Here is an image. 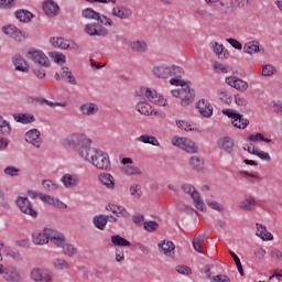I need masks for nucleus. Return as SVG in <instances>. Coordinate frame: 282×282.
<instances>
[{
	"mask_svg": "<svg viewBox=\"0 0 282 282\" xmlns=\"http://www.w3.org/2000/svg\"><path fill=\"white\" fill-rule=\"evenodd\" d=\"M138 142H142L143 144H152V147H160V141L158 138L150 134H142L138 138Z\"/></svg>",
	"mask_w": 282,
	"mask_h": 282,
	"instance_id": "38",
	"label": "nucleus"
},
{
	"mask_svg": "<svg viewBox=\"0 0 282 282\" xmlns=\"http://www.w3.org/2000/svg\"><path fill=\"white\" fill-rule=\"evenodd\" d=\"M213 265L206 264L205 265V274L212 282H230V278L226 274H218V275H212L210 270Z\"/></svg>",
	"mask_w": 282,
	"mask_h": 282,
	"instance_id": "24",
	"label": "nucleus"
},
{
	"mask_svg": "<svg viewBox=\"0 0 282 282\" xmlns=\"http://www.w3.org/2000/svg\"><path fill=\"white\" fill-rule=\"evenodd\" d=\"M219 100H221V102H225V105H230L232 102V96H230V93L221 90L219 93Z\"/></svg>",
	"mask_w": 282,
	"mask_h": 282,
	"instance_id": "54",
	"label": "nucleus"
},
{
	"mask_svg": "<svg viewBox=\"0 0 282 282\" xmlns=\"http://www.w3.org/2000/svg\"><path fill=\"white\" fill-rule=\"evenodd\" d=\"M231 123L237 129H246L250 124V121L248 119L243 118V115L239 113V116H236L234 120H231Z\"/></svg>",
	"mask_w": 282,
	"mask_h": 282,
	"instance_id": "37",
	"label": "nucleus"
},
{
	"mask_svg": "<svg viewBox=\"0 0 282 282\" xmlns=\"http://www.w3.org/2000/svg\"><path fill=\"white\" fill-rule=\"evenodd\" d=\"M13 118L15 122H21L22 124H30L36 120L34 116L28 113H15Z\"/></svg>",
	"mask_w": 282,
	"mask_h": 282,
	"instance_id": "33",
	"label": "nucleus"
},
{
	"mask_svg": "<svg viewBox=\"0 0 282 282\" xmlns=\"http://www.w3.org/2000/svg\"><path fill=\"white\" fill-rule=\"evenodd\" d=\"M143 227L148 232H155L160 228V225L155 220H149L143 224Z\"/></svg>",
	"mask_w": 282,
	"mask_h": 282,
	"instance_id": "52",
	"label": "nucleus"
},
{
	"mask_svg": "<svg viewBox=\"0 0 282 282\" xmlns=\"http://www.w3.org/2000/svg\"><path fill=\"white\" fill-rule=\"evenodd\" d=\"M65 144L77 151L82 159L89 158V152L93 151L91 141L85 134L73 133L65 139Z\"/></svg>",
	"mask_w": 282,
	"mask_h": 282,
	"instance_id": "2",
	"label": "nucleus"
},
{
	"mask_svg": "<svg viewBox=\"0 0 282 282\" xmlns=\"http://www.w3.org/2000/svg\"><path fill=\"white\" fill-rule=\"evenodd\" d=\"M43 232H44V235H45V237H46L47 243H50V241H52L54 238L57 237V235L61 234V232H58L57 230L52 229L51 227H45V228L43 229Z\"/></svg>",
	"mask_w": 282,
	"mask_h": 282,
	"instance_id": "47",
	"label": "nucleus"
},
{
	"mask_svg": "<svg viewBox=\"0 0 282 282\" xmlns=\"http://www.w3.org/2000/svg\"><path fill=\"white\" fill-rule=\"evenodd\" d=\"M26 57H29L30 61H33L35 65H40L41 67H50L51 65L50 57H47L43 51H39L36 48H31L28 51Z\"/></svg>",
	"mask_w": 282,
	"mask_h": 282,
	"instance_id": "11",
	"label": "nucleus"
},
{
	"mask_svg": "<svg viewBox=\"0 0 282 282\" xmlns=\"http://www.w3.org/2000/svg\"><path fill=\"white\" fill-rule=\"evenodd\" d=\"M62 78H68L67 83H69V85H76V77H74V74L67 66L62 67Z\"/></svg>",
	"mask_w": 282,
	"mask_h": 282,
	"instance_id": "44",
	"label": "nucleus"
},
{
	"mask_svg": "<svg viewBox=\"0 0 282 282\" xmlns=\"http://www.w3.org/2000/svg\"><path fill=\"white\" fill-rule=\"evenodd\" d=\"M130 193L133 197H142V186L140 184H134L130 187Z\"/></svg>",
	"mask_w": 282,
	"mask_h": 282,
	"instance_id": "55",
	"label": "nucleus"
},
{
	"mask_svg": "<svg viewBox=\"0 0 282 282\" xmlns=\"http://www.w3.org/2000/svg\"><path fill=\"white\" fill-rule=\"evenodd\" d=\"M80 111L83 113V116H96V113H98V105L94 104V102H87L80 106Z\"/></svg>",
	"mask_w": 282,
	"mask_h": 282,
	"instance_id": "27",
	"label": "nucleus"
},
{
	"mask_svg": "<svg viewBox=\"0 0 282 282\" xmlns=\"http://www.w3.org/2000/svg\"><path fill=\"white\" fill-rule=\"evenodd\" d=\"M4 173H6V175H10L11 177H17V175H19V173H21V170L17 169L14 166H8L4 169Z\"/></svg>",
	"mask_w": 282,
	"mask_h": 282,
	"instance_id": "60",
	"label": "nucleus"
},
{
	"mask_svg": "<svg viewBox=\"0 0 282 282\" xmlns=\"http://www.w3.org/2000/svg\"><path fill=\"white\" fill-rule=\"evenodd\" d=\"M253 155H257L260 158V160H263L264 162H270L272 158H270V154L268 152H263L259 150V148L256 149V152H253Z\"/></svg>",
	"mask_w": 282,
	"mask_h": 282,
	"instance_id": "57",
	"label": "nucleus"
},
{
	"mask_svg": "<svg viewBox=\"0 0 282 282\" xmlns=\"http://www.w3.org/2000/svg\"><path fill=\"white\" fill-rule=\"evenodd\" d=\"M181 188L183 192L187 193V195H191L194 202V206L195 208H197V210H202V213H206V205L204 204V200H202V196L199 195V192H197L195 187H193V185L183 184Z\"/></svg>",
	"mask_w": 282,
	"mask_h": 282,
	"instance_id": "9",
	"label": "nucleus"
},
{
	"mask_svg": "<svg viewBox=\"0 0 282 282\" xmlns=\"http://www.w3.org/2000/svg\"><path fill=\"white\" fill-rule=\"evenodd\" d=\"M153 74L156 78H182L184 76V68L180 66H155Z\"/></svg>",
	"mask_w": 282,
	"mask_h": 282,
	"instance_id": "5",
	"label": "nucleus"
},
{
	"mask_svg": "<svg viewBox=\"0 0 282 282\" xmlns=\"http://www.w3.org/2000/svg\"><path fill=\"white\" fill-rule=\"evenodd\" d=\"M42 8L46 17H58V12H61L58 3H56L54 0L44 1Z\"/></svg>",
	"mask_w": 282,
	"mask_h": 282,
	"instance_id": "15",
	"label": "nucleus"
},
{
	"mask_svg": "<svg viewBox=\"0 0 282 282\" xmlns=\"http://www.w3.org/2000/svg\"><path fill=\"white\" fill-rule=\"evenodd\" d=\"M122 172L126 175H141L142 174V170H140V167L133 166V165H128V166L123 167Z\"/></svg>",
	"mask_w": 282,
	"mask_h": 282,
	"instance_id": "50",
	"label": "nucleus"
},
{
	"mask_svg": "<svg viewBox=\"0 0 282 282\" xmlns=\"http://www.w3.org/2000/svg\"><path fill=\"white\" fill-rule=\"evenodd\" d=\"M17 6V0H0V10H12Z\"/></svg>",
	"mask_w": 282,
	"mask_h": 282,
	"instance_id": "53",
	"label": "nucleus"
},
{
	"mask_svg": "<svg viewBox=\"0 0 282 282\" xmlns=\"http://www.w3.org/2000/svg\"><path fill=\"white\" fill-rule=\"evenodd\" d=\"M51 243H54L56 248H63L66 243L65 235L61 232L57 234L56 237L51 240Z\"/></svg>",
	"mask_w": 282,
	"mask_h": 282,
	"instance_id": "49",
	"label": "nucleus"
},
{
	"mask_svg": "<svg viewBox=\"0 0 282 282\" xmlns=\"http://www.w3.org/2000/svg\"><path fill=\"white\" fill-rule=\"evenodd\" d=\"M130 47L132 52H139V53L147 52L149 50V46L144 41H134L130 44Z\"/></svg>",
	"mask_w": 282,
	"mask_h": 282,
	"instance_id": "41",
	"label": "nucleus"
},
{
	"mask_svg": "<svg viewBox=\"0 0 282 282\" xmlns=\"http://www.w3.org/2000/svg\"><path fill=\"white\" fill-rule=\"evenodd\" d=\"M245 54H259V52H265V48L261 47L259 41H250L243 45Z\"/></svg>",
	"mask_w": 282,
	"mask_h": 282,
	"instance_id": "20",
	"label": "nucleus"
},
{
	"mask_svg": "<svg viewBox=\"0 0 282 282\" xmlns=\"http://www.w3.org/2000/svg\"><path fill=\"white\" fill-rule=\"evenodd\" d=\"M25 135L26 142H29V144H33V147H36V149L41 147L43 140H41V132L37 129L28 131Z\"/></svg>",
	"mask_w": 282,
	"mask_h": 282,
	"instance_id": "18",
	"label": "nucleus"
},
{
	"mask_svg": "<svg viewBox=\"0 0 282 282\" xmlns=\"http://www.w3.org/2000/svg\"><path fill=\"white\" fill-rule=\"evenodd\" d=\"M15 204L23 215H29L32 219H36V217H39V212L34 209L32 202H30L28 197L19 196Z\"/></svg>",
	"mask_w": 282,
	"mask_h": 282,
	"instance_id": "8",
	"label": "nucleus"
},
{
	"mask_svg": "<svg viewBox=\"0 0 282 282\" xmlns=\"http://www.w3.org/2000/svg\"><path fill=\"white\" fill-rule=\"evenodd\" d=\"M196 109H198L203 118H210L213 116V105L206 99H200L196 104Z\"/></svg>",
	"mask_w": 282,
	"mask_h": 282,
	"instance_id": "17",
	"label": "nucleus"
},
{
	"mask_svg": "<svg viewBox=\"0 0 282 282\" xmlns=\"http://www.w3.org/2000/svg\"><path fill=\"white\" fill-rule=\"evenodd\" d=\"M2 32L7 34V36H11V39H14L18 43H21L25 41V35H23V32L21 30L17 29L14 25H7L2 28Z\"/></svg>",
	"mask_w": 282,
	"mask_h": 282,
	"instance_id": "14",
	"label": "nucleus"
},
{
	"mask_svg": "<svg viewBox=\"0 0 282 282\" xmlns=\"http://www.w3.org/2000/svg\"><path fill=\"white\" fill-rule=\"evenodd\" d=\"M32 239H33V243H35V246H45V243H47V238L45 236V232H41V231H34L32 235Z\"/></svg>",
	"mask_w": 282,
	"mask_h": 282,
	"instance_id": "39",
	"label": "nucleus"
},
{
	"mask_svg": "<svg viewBox=\"0 0 282 282\" xmlns=\"http://www.w3.org/2000/svg\"><path fill=\"white\" fill-rule=\"evenodd\" d=\"M172 144L178 147V149H183L186 153H197L199 151V148L188 138L173 137Z\"/></svg>",
	"mask_w": 282,
	"mask_h": 282,
	"instance_id": "10",
	"label": "nucleus"
},
{
	"mask_svg": "<svg viewBox=\"0 0 282 282\" xmlns=\"http://www.w3.org/2000/svg\"><path fill=\"white\" fill-rule=\"evenodd\" d=\"M63 249V253L66 256V257H74L77 252H78V249H76V247H74V245L72 243H64V247H62Z\"/></svg>",
	"mask_w": 282,
	"mask_h": 282,
	"instance_id": "45",
	"label": "nucleus"
},
{
	"mask_svg": "<svg viewBox=\"0 0 282 282\" xmlns=\"http://www.w3.org/2000/svg\"><path fill=\"white\" fill-rule=\"evenodd\" d=\"M225 83L238 91H246L248 89V83L237 76L226 77Z\"/></svg>",
	"mask_w": 282,
	"mask_h": 282,
	"instance_id": "16",
	"label": "nucleus"
},
{
	"mask_svg": "<svg viewBox=\"0 0 282 282\" xmlns=\"http://www.w3.org/2000/svg\"><path fill=\"white\" fill-rule=\"evenodd\" d=\"M82 17L84 19L97 21L85 25L84 30L88 36H109V30H107L105 25H113V20H111V18L100 14L91 8L84 9L82 11Z\"/></svg>",
	"mask_w": 282,
	"mask_h": 282,
	"instance_id": "1",
	"label": "nucleus"
},
{
	"mask_svg": "<svg viewBox=\"0 0 282 282\" xmlns=\"http://www.w3.org/2000/svg\"><path fill=\"white\" fill-rule=\"evenodd\" d=\"M159 248H161L167 257H173V254H175V245L173 241L163 240V242L159 245Z\"/></svg>",
	"mask_w": 282,
	"mask_h": 282,
	"instance_id": "31",
	"label": "nucleus"
},
{
	"mask_svg": "<svg viewBox=\"0 0 282 282\" xmlns=\"http://www.w3.org/2000/svg\"><path fill=\"white\" fill-rule=\"evenodd\" d=\"M43 67H45V66L39 65V66H36V67L33 69V72H34V74H35V76H36L37 78H43V77L45 76V69H43Z\"/></svg>",
	"mask_w": 282,
	"mask_h": 282,
	"instance_id": "64",
	"label": "nucleus"
},
{
	"mask_svg": "<svg viewBox=\"0 0 282 282\" xmlns=\"http://www.w3.org/2000/svg\"><path fill=\"white\" fill-rule=\"evenodd\" d=\"M98 180L100 184L108 188V191H113V188H116V178H113V175L109 173H101L98 175Z\"/></svg>",
	"mask_w": 282,
	"mask_h": 282,
	"instance_id": "19",
	"label": "nucleus"
},
{
	"mask_svg": "<svg viewBox=\"0 0 282 282\" xmlns=\"http://www.w3.org/2000/svg\"><path fill=\"white\" fill-rule=\"evenodd\" d=\"M176 124L178 129H183L184 131H195V128H193V124L184 121V120H177Z\"/></svg>",
	"mask_w": 282,
	"mask_h": 282,
	"instance_id": "56",
	"label": "nucleus"
},
{
	"mask_svg": "<svg viewBox=\"0 0 282 282\" xmlns=\"http://www.w3.org/2000/svg\"><path fill=\"white\" fill-rule=\"evenodd\" d=\"M86 162H90L95 169L99 171H110L111 170V161L109 160V154L104 152L102 150H98L96 148H91V151L88 152V158H84Z\"/></svg>",
	"mask_w": 282,
	"mask_h": 282,
	"instance_id": "3",
	"label": "nucleus"
},
{
	"mask_svg": "<svg viewBox=\"0 0 282 282\" xmlns=\"http://www.w3.org/2000/svg\"><path fill=\"white\" fill-rule=\"evenodd\" d=\"M176 272H178V274H186L187 276L188 274H193V270L191 269V267L186 265H177Z\"/></svg>",
	"mask_w": 282,
	"mask_h": 282,
	"instance_id": "63",
	"label": "nucleus"
},
{
	"mask_svg": "<svg viewBox=\"0 0 282 282\" xmlns=\"http://www.w3.org/2000/svg\"><path fill=\"white\" fill-rule=\"evenodd\" d=\"M111 243L120 248H129L131 246V242L129 240L122 238L119 235L111 236Z\"/></svg>",
	"mask_w": 282,
	"mask_h": 282,
	"instance_id": "36",
	"label": "nucleus"
},
{
	"mask_svg": "<svg viewBox=\"0 0 282 282\" xmlns=\"http://www.w3.org/2000/svg\"><path fill=\"white\" fill-rule=\"evenodd\" d=\"M54 268L56 270H69V262H67L65 259L56 258L53 261Z\"/></svg>",
	"mask_w": 282,
	"mask_h": 282,
	"instance_id": "46",
	"label": "nucleus"
},
{
	"mask_svg": "<svg viewBox=\"0 0 282 282\" xmlns=\"http://www.w3.org/2000/svg\"><path fill=\"white\" fill-rule=\"evenodd\" d=\"M193 248L196 250V252H199L200 254H204V246L208 243V238H206V235H198L195 236L193 241Z\"/></svg>",
	"mask_w": 282,
	"mask_h": 282,
	"instance_id": "21",
	"label": "nucleus"
},
{
	"mask_svg": "<svg viewBox=\"0 0 282 282\" xmlns=\"http://www.w3.org/2000/svg\"><path fill=\"white\" fill-rule=\"evenodd\" d=\"M256 226H257V232H256L257 237H260V239H262L263 241H272V239H274V237L270 231H268L265 226L259 223L256 224Z\"/></svg>",
	"mask_w": 282,
	"mask_h": 282,
	"instance_id": "26",
	"label": "nucleus"
},
{
	"mask_svg": "<svg viewBox=\"0 0 282 282\" xmlns=\"http://www.w3.org/2000/svg\"><path fill=\"white\" fill-rule=\"evenodd\" d=\"M42 186H44L46 191H56L58 188V185H56V183H53L51 180H44L42 182Z\"/></svg>",
	"mask_w": 282,
	"mask_h": 282,
	"instance_id": "59",
	"label": "nucleus"
},
{
	"mask_svg": "<svg viewBox=\"0 0 282 282\" xmlns=\"http://www.w3.org/2000/svg\"><path fill=\"white\" fill-rule=\"evenodd\" d=\"M62 184L65 188H76V185L80 182L77 175L64 174L61 178Z\"/></svg>",
	"mask_w": 282,
	"mask_h": 282,
	"instance_id": "23",
	"label": "nucleus"
},
{
	"mask_svg": "<svg viewBox=\"0 0 282 282\" xmlns=\"http://www.w3.org/2000/svg\"><path fill=\"white\" fill-rule=\"evenodd\" d=\"M137 109L139 113H142V116H151L153 113V110H151V105L141 101L137 105Z\"/></svg>",
	"mask_w": 282,
	"mask_h": 282,
	"instance_id": "43",
	"label": "nucleus"
},
{
	"mask_svg": "<svg viewBox=\"0 0 282 282\" xmlns=\"http://www.w3.org/2000/svg\"><path fill=\"white\" fill-rule=\"evenodd\" d=\"M39 197L44 204H48V206H54L55 208H63L65 204L61 202V199L52 197L47 194L39 193Z\"/></svg>",
	"mask_w": 282,
	"mask_h": 282,
	"instance_id": "22",
	"label": "nucleus"
},
{
	"mask_svg": "<svg viewBox=\"0 0 282 282\" xmlns=\"http://www.w3.org/2000/svg\"><path fill=\"white\" fill-rule=\"evenodd\" d=\"M189 165L196 173L204 171V159L195 155L189 159Z\"/></svg>",
	"mask_w": 282,
	"mask_h": 282,
	"instance_id": "32",
	"label": "nucleus"
},
{
	"mask_svg": "<svg viewBox=\"0 0 282 282\" xmlns=\"http://www.w3.org/2000/svg\"><path fill=\"white\" fill-rule=\"evenodd\" d=\"M93 221L96 228H98V230H105L107 223L109 221V216H106V215L95 216Z\"/></svg>",
	"mask_w": 282,
	"mask_h": 282,
	"instance_id": "34",
	"label": "nucleus"
},
{
	"mask_svg": "<svg viewBox=\"0 0 282 282\" xmlns=\"http://www.w3.org/2000/svg\"><path fill=\"white\" fill-rule=\"evenodd\" d=\"M182 77H173L170 79V85H174L175 87H186V82L181 79Z\"/></svg>",
	"mask_w": 282,
	"mask_h": 282,
	"instance_id": "62",
	"label": "nucleus"
},
{
	"mask_svg": "<svg viewBox=\"0 0 282 282\" xmlns=\"http://www.w3.org/2000/svg\"><path fill=\"white\" fill-rule=\"evenodd\" d=\"M34 100H35V102H37V105H47L48 107H66V104L52 102V101H48L47 99L41 98V97H37Z\"/></svg>",
	"mask_w": 282,
	"mask_h": 282,
	"instance_id": "48",
	"label": "nucleus"
},
{
	"mask_svg": "<svg viewBox=\"0 0 282 282\" xmlns=\"http://www.w3.org/2000/svg\"><path fill=\"white\" fill-rule=\"evenodd\" d=\"M144 94L145 98L153 105H159V107H166V99L162 95L158 94V90L151 88H141L137 91V96H142Z\"/></svg>",
	"mask_w": 282,
	"mask_h": 282,
	"instance_id": "7",
	"label": "nucleus"
},
{
	"mask_svg": "<svg viewBox=\"0 0 282 282\" xmlns=\"http://www.w3.org/2000/svg\"><path fill=\"white\" fill-rule=\"evenodd\" d=\"M0 133L1 135H10V133H12V127L10 126V122L3 119L2 116H0Z\"/></svg>",
	"mask_w": 282,
	"mask_h": 282,
	"instance_id": "42",
	"label": "nucleus"
},
{
	"mask_svg": "<svg viewBox=\"0 0 282 282\" xmlns=\"http://www.w3.org/2000/svg\"><path fill=\"white\" fill-rule=\"evenodd\" d=\"M15 19H18L21 23H30V21L34 19V14L28 10L20 9L15 12Z\"/></svg>",
	"mask_w": 282,
	"mask_h": 282,
	"instance_id": "28",
	"label": "nucleus"
},
{
	"mask_svg": "<svg viewBox=\"0 0 282 282\" xmlns=\"http://www.w3.org/2000/svg\"><path fill=\"white\" fill-rule=\"evenodd\" d=\"M13 65L18 72H28L29 69L28 62H25L21 55H15L13 57Z\"/></svg>",
	"mask_w": 282,
	"mask_h": 282,
	"instance_id": "30",
	"label": "nucleus"
},
{
	"mask_svg": "<svg viewBox=\"0 0 282 282\" xmlns=\"http://www.w3.org/2000/svg\"><path fill=\"white\" fill-rule=\"evenodd\" d=\"M8 257H11V259H14L15 261H21V253L18 249L11 248L7 251Z\"/></svg>",
	"mask_w": 282,
	"mask_h": 282,
	"instance_id": "58",
	"label": "nucleus"
},
{
	"mask_svg": "<svg viewBox=\"0 0 282 282\" xmlns=\"http://www.w3.org/2000/svg\"><path fill=\"white\" fill-rule=\"evenodd\" d=\"M229 254H230V257H232V259L236 263V268H238V272H239L240 276H243L245 272H243V265L241 264V260L239 259L237 253H235L234 251L229 250Z\"/></svg>",
	"mask_w": 282,
	"mask_h": 282,
	"instance_id": "51",
	"label": "nucleus"
},
{
	"mask_svg": "<svg viewBox=\"0 0 282 282\" xmlns=\"http://www.w3.org/2000/svg\"><path fill=\"white\" fill-rule=\"evenodd\" d=\"M262 76H274V66L267 64L262 67Z\"/></svg>",
	"mask_w": 282,
	"mask_h": 282,
	"instance_id": "61",
	"label": "nucleus"
},
{
	"mask_svg": "<svg viewBox=\"0 0 282 282\" xmlns=\"http://www.w3.org/2000/svg\"><path fill=\"white\" fill-rule=\"evenodd\" d=\"M132 15L133 11L127 7L115 6L111 11V17H116V19H120L121 21H127Z\"/></svg>",
	"mask_w": 282,
	"mask_h": 282,
	"instance_id": "13",
	"label": "nucleus"
},
{
	"mask_svg": "<svg viewBox=\"0 0 282 282\" xmlns=\"http://www.w3.org/2000/svg\"><path fill=\"white\" fill-rule=\"evenodd\" d=\"M172 96L174 98H180V96H183L181 100V105L182 107H188V105H193L195 100V90L192 89L189 85H186V87L182 88L181 90L180 89L172 90Z\"/></svg>",
	"mask_w": 282,
	"mask_h": 282,
	"instance_id": "6",
	"label": "nucleus"
},
{
	"mask_svg": "<svg viewBox=\"0 0 282 282\" xmlns=\"http://www.w3.org/2000/svg\"><path fill=\"white\" fill-rule=\"evenodd\" d=\"M213 50L215 52V54H217L218 58H220L221 61L228 58V56H230V52H228V50H226V47H224V44H219L217 42L214 43L213 45Z\"/></svg>",
	"mask_w": 282,
	"mask_h": 282,
	"instance_id": "29",
	"label": "nucleus"
},
{
	"mask_svg": "<svg viewBox=\"0 0 282 282\" xmlns=\"http://www.w3.org/2000/svg\"><path fill=\"white\" fill-rule=\"evenodd\" d=\"M254 206H257V200H254V197L249 196L240 203L239 208L241 210H254Z\"/></svg>",
	"mask_w": 282,
	"mask_h": 282,
	"instance_id": "35",
	"label": "nucleus"
},
{
	"mask_svg": "<svg viewBox=\"0 0 282 282\" xmlns=\"http://www.w3.org/2000/svg\"><path fill=\"white\" fill-rule=\"evenodd\" d=\"M3 248V242H0V250ZM0 261H3V256L0 253ZM0 274L4 281L9 282H21L23 281V274L17 267H3L0 264Z\"/></svg>",
	"mask_w": 282,
	"mask_h": 282,
	"instance_id": "4",
	"label": "nucleus"
},
{
	"mask_svg": "<svg viewBox=\"0 0 282 282\" xmlns=\"http://www.w3.org/2000/svg\"><path fill=\"white\" fill-rule=\"evenodd\" d=\"M31 279H33L35 282H50L53 276L50 271L41 268H35L31 271Z\"/></svg>",
	"mask_w": 282,
	"mask_h": 282,
	"instance_id": "12",
	"label": "nucleus"
},
{
	"mask_svg": "<svg viewBox=\"0 0 282 282\" xmlns=\"http://www.w3.org/2000/svg\"><path fill=\"white\" fill-rule=\"evenodd\" d=\"M50 43H52L54 47H59L61 50H69V41L64 40L63 37H51Z\"/></svg>",
	"mask_w": 282,
	"mask_h": 282,
	"instance_id": "40",
	"label": "nucleus"
},
{
	"mask_svg": "<svg viewBox=\"0 0 282 282\" xmlns=\"http://www.w3.org/2000/svg\"><path fill=\"white\" fill-rule=\"evenodd\" d=\"M218 144L221 150H224L226 153H232L235 151V141L230 139V137H224L218 141Z\"/></svg>",
	"mask_w": 282,
	"mask_h": 282,
	"instance_id": "25",
	"label": "nucleus"
}]
</instances>
